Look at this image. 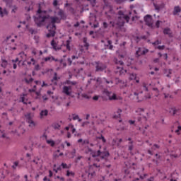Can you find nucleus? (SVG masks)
I'll use <instances>...</instances> for the list:
<instances>
[{"label":"nucleus","instance_id":"obj_4","mask_svg":"<svg viewBox=\"0 0 181 181\" xmlns=\"http://www.w3.org/2000/svg\"><path fill=\"white\" fill-rule=\"evenodd\" d=\"M114 63L115 64H119L120 66H117L116 70L115 71L116 74H118L119 76H122V74H125L127 73V70L124 69L122 66H124V62L121 60H118V59L115 58L113 60Z\"/></svg>","mask_w":181,"mask_h":181},{"label":"nucleus","instance_id":"obj_9","mask_svg":"<svg viewBox=\"0 0 181 181\" xmlns=\"http://www.w3.org/2000/svg\"><path fill=\"white\" fill-rule=\"evenodd\" d=\"M62 93L65 94V95H71V86H64L62 88Z\"/></svg>","mask_w":181,"mask_h":181},{"label":"nucleus","instance_id":"obj_45","mask_svg":"<svg viewBox=\"0 0 181 181\" xmlns=\"http://www.w3.org/2000/svg\"><path fill=\"white\" fill-rule=\"evenodd\" d=\"M24 80L27 84H30V83H32V81H33V78H30L29 79L25 78Z\"/></svg>","mask_w":181,"mask_h":181},{"label":"nucleus","instance_id":"obj_44","mask_svg":"<svg viewBox=\"0 0 181 181\" xmlns=\"http://www.w3.org/2000/svg\"><path fill=\"white\" fill-rule=\"evenodd\" d=\"M18 165H19V162L16 161V162L13 163V165H12V168L13 169H16V168H18Z\"/></svg>","mask_w":181,"mask_h":181},{"label":"nucleus","instance_id":"obj_61","mask_svg":"<svg viewBox=\"0 0 181 181\" xmlns=\"http://www.w3.org/2000/svg\"><path fill=\"white\" fill-rule=\"evenodd\" d=\"M83 144L85 145H88V144H90V141H88V139H85L83 140Z\"/></svg>","mask_w":181,"mask_h":181},{"label":"nucleus","instance_id":"obj_23","mask_svg":"<svg viewBox=\"0 0 181 181\" xmlns=\"http://www.w3.org/2000/svg\"><path fill=\"white\" fill-rule=\"evenodd\" d=\"M72 119L74 121H76V119L78 120V122H81V121H83V119H81V118H80V117L78 116V115H76V114H72Z\"/></svg>","mask_w":181,"mask_h":181},{"label":"nucleus","instance_id":"obj_51","mask_svg":"<svg viewBox=\"0 0 181 181\" xmlns=\"http://www.w3.org/2000/svg\"><path fill=\"white\" fill-rule=\"evenodd\" d=\"M149 52V49H146V48H144L143 51H142V54H146V53H148Z\"/></svg>","mask_w":181,"mask_h":181},{"label":"nucleus","instance_id":"obj_28","mask_svg":"<svg viewBox=\"0 0 181 181\" xmlns=\"http://www.w3.org/2000/svg\"><path fill=\"white\" fill-rule=\"evenodd\" d=\"M133 150H134V141H130L129 142V145H128V151H129V152H132Z\"/></svg>","mask_w":181,"mask_h":181},{"label":"nucleus","instance_id":"obj_57","mask_svg":"<svg viewBox=\"0 0 181 181\" xmlns=\"http://www.w3.org/2000/svg\"><path fill=\"white\" fill-rule=\"evenodd\" d=\"M88 124H90V122H88V121L83 122L82 123V127H86V125H88Z\"/></svg>","mask_w":181,"mask_h":181},{"label":"nucleus","instance_id":"obj_43","mask_svg":"<svg viewBox=\"0 0 181 181\" xmlns=\"http://www.w3.org/2000/svg\"><path fill=\"white\" fill-rule=\"evenodd\" d=\"M136 78V74H132L129 76V80H135Z\"/></svg>","mask_w":181,"mask_h":181},{"label":"nucleus","instance_id":"obj_46","mask_svg":"<svg viewBox=\"0 0 181 181\" xmlns=\"http://www.w3.org/2000/svg\"><path fill=\"white\" fill-rule=\"evenodd\" d=\"M133 94H134V95H133ZM133 94L131 93V94L129 95V98H131V97H132V95H135L136 98L137 100H139V98L138 97V95H139V93H136V92H134Z\"/></svg>","mask_w":181,"mask_h":181},{"label":"nucleus","instance_id":"obj_63","mask_svg":"<svg viewBox=\"0 0 181 181\" xmlns=\"http://www.w3.org/2000/svg\"><path fill=\"white\" fill-rule=\"evenodd\" d=\"M57 4H58L57 0H54V1H53L54 6H57Z\"/></svg>","mask_w":181,"mask_h":181},{"label":"nucleus","instance_id":"obj_60","mask_svg":"<svg viewBox=\"0 0 181 181\" xmlns=\"http://www.w3.org/2000/svg\"><path fill=\"white\" fill-rule=\"evenodd\" d=\"M121 80H119V78H115V83L116 84H119V83H121Z\"/></svg>","mask_w":181,"mask_h":181},{"label":"nucleus","instance_id":"obj_56","mask_svg":"<svg viewBox=\"0 0 181 181\" xmlns=\"http://www.w3.org/2000/svg\"><path fill=\"white\" fill-rule=\"evenodd\" d=\"M103 25L105 29H107L108 28V24L107 23V22H103Z\"/></svg>","mask_w":181,"mask_h":181},{"label":"nucleus","instance_id":"obj_20","mask_svg":"<svg viewBox=\"0 0 181 181\" xmlns=\"http://www.w3.org/2000/svg\"><path fill=\"white\" fill-rule=\"evenodd\" d=\"M179 111V109H176V107H171L170 109V115H177V112Z\"/></svg>","mask_w":181,"mask_h":181},{"label":"nucleus","instance_id":"obj_47","mask_svg":"<svg viewBox=\"0 0 181 181\" xmlns=\"http://www.w3.org/2000/svg\"><path fill=\"white\" fill-rule=\"evenodd\" d=\"M86 1L90 2V4L92 5V6H95V4H96L97 0H86Z\"/></svg>","mask_w":181,"mask_h":181},{"label":"nucleus","instance_id":"obj_8","mask_svg":"<svg viewBox=\"0 0 181 181\" xmlns=\"http://www.w3.org/2000/svg\"><path fill=\"white\" fill-rule=\"evenodd\" d=\"M142 88H143V91L148 92L150 90H153V91H156V93H158V94H159V90L158 89V88H154L152 83H144Z\"/></svg>","mask_w":181,"mask_h":181},{"label":"nucleus","instance_id":"obj_18","mask_svg":"<svg viewBox=\"0 0 181 181\" xmlns=\"http://www.w3.org/2000/svg\"><path fill=\"white\" fill-rule=\"evenodd\" d=\"M180 12H181L180 6H176L174 7V10H173V14L174 16L177 15V13H180Z\"/></svg>","mask_w":181,"mask_h":181},{"label":"nucleus","instance_id":"obj_12","mask_svg":"<svg viewBox=\"0 0 181 181\" xmlns=\"http://www.w3.org/2000/svg\"><path fill=\"white\" fill-rule=\"evenodd\" d=\"M49 115V110H42L40 112V119H43L45 117H47Z\"/></svg>","mask_w":181,"mask_h":181},{"label":"nucleus","instance_id":"obj_25","mask_svg":"<svg viewBox=\"0 0 181 181\" xmlns=\"http://www.w3.org/2000/svg\"><path fill=\"white\" fill-rule=\"evenodd\" d=\"M51 46L52 47V49H54V50H59V48L57 47V44L56 43V41L54 40H52L51 41Z\"/></svg>","mask_w":181,"mask_h":181},{"label":"nucleus","instance_id":"obj_2","mask_svg":"<svg viewBox=\"0 0 181 181\" xmlns=\"http://www.w3.org/2000/svg\"><path fill=\"white\" fill-rule=\"evenodd\" d=\"M129 19L131 18L128 14H124V11H119L117 12V20L110 21H109V24L110 25V28H115V29H121L122 26L125 25V23H128L129 22Z\"/></svg>","mask_w":181,"mask_h":181},{"label":"nucleus","instance_id":"obj_54","mask_svg":"<svg viewBox=\"0 0 181 181\" xmlns=\"http://www.w3.org/2000/svg\"><path fill=\"white\" fill-rule=\"evenodd\" d=\"M29 32H30V33H31V35L36 33V31L33 28H30Z\"/></svg>","mask_w":181,"mask_h":181},{"label":"nucleus","instance_id":"obj_37","mask_svg":"<svg viewBox=\"0 0 181 181\" xmlns=\"http://www.w3.org/2000/svg\"><path fill=\"white\" fill-rule=\"evenodd\" d=\"M107 46H109L110 50H112V49L114 48V46L112 45V41L107 40Z\"/></svg>","mask_w":181,"mask_h":181},{"label":"nucleus","instance_id":"obj_48","mask_svg":"<svg viewBox=\"0 0 181 181\" xmlns=\"http://www.w3.org/2000/svg\"><path fill=\"white\" fill-rule=\"evenodd\" d=\"M144 111H145V109H144V108H138L136 110V112H137V113H141V114H142L143 112H144Z\"/></svg>","mask_w":181,"mask_h":181},{"label":"nucleus","instance_id":"obj_50","mask_svg":"<svg viewBox=\"0 0 181 181\" xmlns=\"http://www.w3.org/2000/svg\"><path fill=\"white\" fill-rule=\"evenodd\" d=\"M159 148H160V146H159V145H158V144H154V145L152 146V149H153V151H155V150H156V149H159Z\"/></svg>","mask_w":181,"mask_h":181},{"label":"nucleus","instance_id":"obj_17","mask_svg":"<svg viewBox=\"0 0 181 181\" xmlns=\"http://www.w3.org/2000/svg\"><path fill=\"white\" fill-rule=\"evenodd\" d=\"M137 121L141 124H145L148 121V119L145 116H140L137 117Z\"/></svg>","mask_w":181,"mask_h":181},{"label":"nucleus","instance_id":"obj_13","mask_svg":"<svg viewBox=\"0 0 181 181\" xmlns=\"http://www.w3.org/2000/svg\"><path fill=\"white\" fill-rule=\"evenodd\" d=\"M59 80H60V76H57V74L55 72L51 81L54 83L55 86H57V81H59Z\"/></svg>","mask_w":181,"mask_h":181},{"label":"nucleus","instance_id":"obj_64","mask_svg":"<svg viewBox=\"0 0 181 181\" xmlns=\"http://www.w3.org/2000/svg\"><path fill=\"white\" fill-rule=\"evenodd\" d=\"M154 180H155V178L153 177H151L147 180V181H154Z\"/></svg>","mask_w":181,"mask_h":181},{"label":"nucleus","instance_id":"obj_42","mask_svg":"<svg viewBox=\"0 0 181 181\" xmlns=\"http://www.w3.org/2000/svg\"><path fill=\"white\" fill-rule=\"evenodd\" d=\"M180 132H181V126H177V129L175 131V134L177 135H180Z\"/></svg>","mask_w":181,"mask_h":181},{"label":"nucleus","instance_id":"obj_26","mask_svg":"<svg viewBox=\"0 0 181 181\" xmlns=\"http://www.w3.org/2000/svg\"><path fill=\"white\" fill-rule=\"evenodd\" d=\"M142 52H144V49L139 47L136 52V55L137 57H139V56H144V54H142Z\"/></svg>","mask_w":181,"mask_h":181},{"label":"nucleus","instance_id":"obj_38","mask_svg":"<svg viewBox=\"0 0 181 181\" xmlns=\"http://www.w3.org/2000/svg\"><path fill=\"white\" fill-rule=\"evenodd\" d=\"M102 80L104 83H106V84H114V82L112 81H107L106 78H103Z\"/></svg>","mask_w":181,"mask_h":181},{"label":"nucleus","instance_id":"obj_10","mask_svg":"<svg viewBox=\"0 0 181 181\" xmlns=\"http://www.w3.org/2000/svg\"><path fill=\"white\" fill-rule=\"evenodd\" d=\"M144 21L146 22V25H147V26H152V16L146 15L144 17Z\"/></svg>","mask_w":181,"mask_h":181},{"label":"nucleus","instance_id":"obj_21","mask_svg":"<svg viewBox=\"0 0 181 181\" xmlns=\"http://www.w3.org/2000/svg\"><path fill=\"white\" fill-rule=\"evenodd\" d=\"M58 16L61 18V19H66V14L63 10H59L57 13Z\"/></svg>","mask_w":181,"mask_h":181},{"label":"nucleus","instance_id":"obj_35","mask_svg":"<svg viewBox=\"0 0 181 181\" xmlns=\"http://www.w3.org/2000/svg\"><path fill=\"white\" fill-rule=\"evenodd\" d=\"M163 33L164 35H171L170 28H164Z\"/></svg>","mask_w":181,"mask_h":181},{"label":"nucleus","instance_id":"obj_30","mask_svg":"<svg viewBox=\"0 0 181 181\" xmlns=\"http://www.w3.org/2000/svg\"><path fill=\"white\" fill-rule=\"evenodd\" d=\"M60 127H62V125L59 122H55L52 124L54 129H60Z\"/></svg>","mask_w":181,"mask_h":181},{"label":"nucleus","instance_id":"obj_52","mask_svg":"<svg viewBox=\"0 0 181 181\" xmlns=\"http://www.w3.org/2000/svg\"><path fill=\"white\" fill-rule=\"evenodd\" d=\"M70 127H71V129H71L72 134H74L76 132V128H74V125L70 124Z\"/></svg>","mask_w":181,"mask_h":181},{"label":"nucleus","instance_id":"obj_16","mask_svg":"<svg viewBox=\"0 0 181 181\" xmlns=\"http://www.w3.org/2000/svg\"><path fill=\"white\" fill-rule=\"evenodd\" d=\"M42 137L46 140V142L48 145H50V146H54V141L53 140H47V136L46 134H44Z\"/></svg>","mask_w":181,"mask_h":181},{"label":"nucleus","instance_id":"obj_53","mask_svg":"<svg viewBox=\"0 0 181 181\" xmlns=\"http://www.w3.org/2000/svg\"><path fill=\"white\" fill-rule=\"evenodd\" d=\"M157 49H158V50H163L165 49V45H158Z\"/></svg>","mask_w":181,"mask_h":181},{"label":"nucleus","instance_id":"obj_14","mask_svg":"<svg viewBox=\"0 0 181 181\" xmlns=\"http://www.w3.org/2000/svg\"><path fill=\"white\" fill-rule=\"evenodd\" d=\"M122 112V110L117 109V110L116 112H115V113L113 115V118H115L116 119H117V118H121Z\"/></svg>","mask_w":181,"mask_h":181},{"label":"nucleus","instance_id":"obj_59","mask_svg":"<svg viewBox=\"0 0 181 181\" xmlns=\"http://www.w3.org/2000/svg\"><path fill=\"white\" fill-rule=\"evenodd\" d=\"M35 70H36L37 71L40 70V66H39V64L35 65Z\"/></svg>","mask_w":181,"mask_h":181},{"label":"nucleus","instance_id":"obj_6","mask_svg":"<svg viewBox=\"0 0 181 181\" xmlns=\"http://www.w3.org/2000/svg\"><path fill=\"white\" fill-rule=\"evenodd\" d=\"M93 66H95V73H98L100 71V72L104 71V70L107 69V66L104 63L100 61L95 62L93 63Z\"/></svg>","mask_w":181,"mask_h":181},{"label":"nucleus","instance_id":"obj_22","mask_svg":"<svg viewBox=\"0 0 181 181\" xmlns=\"http://www.w3.org/2000/svg\"><path fill=\"white\" fill-rule=\"evenodd\" d=\"M44 60L45 62H59V59L54 58V57H47Z\"/></svg>","mask_w":181,"mask_h":181},{"label":"nucleus","instance_id":"obj_41","mask_svg":"<svg viewBox=\"0 0 181 181\" xmlns=\"http://www.w3.org/2000/svg\"><path fill=\"white\" fill-rule=\"evenodd\" d=\"M162 43V41L157 40L156 41L152 42V45L153 46H158V45H160Z\"/></svg>","mask_w":181,"mask_h":181},{"label":"nucleus","instance_id":"obj_11","mask_svg":"<svg viewBox=\"0 0 181 181\" xmlns=\"http://www.w3.org/2000/svg\"><path fill=\"white\" fill-rule=\"evenodd\" d=\"M121 142H122V139H114L112 141V146H117V147H119L121 146Z\"/></svg>","mask_w":181,"mask_h":181},{"label":"nucleus","instance_id":"obj_32","mask_svg":"<svg viewBox=\"0 0 181 181\" xmlns=\"http://www.w3.org/2000/svg\"><path fill=\"white\" fill-rule=\"evenodd\" d=\"M61 166L62 169H70V168H71V164H69V165H68L64 163H62Z\"/></svg>","mask_w":181,"mask_h":181},{"label":"nucleus","instance_id":"obj_39","mask_svg":"<svg viewBox=\"0 0 181 181\" xmlns=\"http://www.w3.org/2000/svg\"><path fill=\"white\" fill-rule=\"evenodd\" d=\"M66 176H72V177H74V172L73 171H70V170H67L66 171Z\"/></svg>","mask_w":181,"mask_h":181},{"label":"nucleus","instance_id":"obj_5","mask_svg":"<svg viewBox=\"0 0 181 181\" xmlns=\"http://www.w3.org/2000/svg\"><path fill=\"white\" fill-rule=\"evenodd\" d=\"M25 118L26 123L28 124V127L32 128V129H35L37 123L33 121V115L32 113H27L25 115Z\"/></svg>","mask_w":181,"mask_h":181},{"label":"nucleus","instance_id":"obj_29","mask_svg":"<svg viewBox=\"0 0 181 181\" xmlns=\"http://www.w3.org/2000/svg\"><path fill=\"white\" fill-rule=\"evenodd\" d=\"M83 42L84 47H86V49H88V47H90V44L87 42V37H83Z\"/></svg>","mask_w":181,"mask_h":181},{"label":"nucleus","instance_id":"obj_62","mask_svg":"<svg viewBox=\"0 0 181 181\" xmlns=\"http://www.w3.org/2000/svg\"><path fill=\"white\" fill-rule=\"evenodd\" d=\"M30 62H31V63H33V65H35L36 64V60H35V59H33V58H31Z\"/></svg>","mask_w":181,"mask_h":181},{"label":"nucleus","instance_id":"obj_36","mask_svg":"<svg viewBox=\"0 0 181 181\" xmlns=\"http://www.w3.org/2000/svg\"><path fill=\"white\" fill-rule=\"evenodd\" d=\"M66 47L67 50H71V47L70 46V40H66Z\"/></svg>","mask_w":181,"mask_h":181},{"label":"nucleus","instance_id":"obj_34","mask_svg":"<svg viewBox=\"0 0 181 181\" xmlns=\"http://www.w3.org/2000/svg\"><path fill=\"white\" fill-rule=\"evenodd\" d=\"M153 6H154L156 11H158V12H159L160 11V9H162V6H160V5L153 4Z\"/></svg>","mask_w":181,"mask_h":181},{"label":"nucleus","instance_id":"obj_49","mask_svg":"<svg viewBox=\"0 0 181 181\" xmlns=\"http://www.w3.org/2000/svg\"><path fill=\"white\" fill-rule=\"evenodd\" d=\"M18 66H19V64H21V62H22V60L19 61V58H16V59L12 60L13 63H18Z\"/></svg>","mask_w":181,"mask_h":181},{"label":"nucleus","instance_id":"obj_15","mask_svg":"<svg viewBox=\"0 0 181 181\" xmlns=\"http://www.w3.org/2000/svg\"><path fill=\"white\" fill-rule=\"evenodd\" d=\"M8 15V10L6 8H2L0 7V17L4 18V16H7Z\"/></svg>","mask_w":181,"mask_h":181},{"label":"nucleus","instance_id":"obj_58","mask_svg":"<svg viewBox=\"0 0 181 181\" xmlns=\"http://www.w3.org/2000/svg\"><path fill=\"white\" fill-rule=\"evenodd\" d=\"M160 25V21H157L156 23V28H159Z\"/></svg>","mask_w":181,"mask_h":181},{"label":"nucleus","instance_id":"obj_24","mask_svg":"<svg viewBox=\"0 0 181 181\" xmlns=\"http://www.w3.org/2000/svg\"><path fill=\"white\" fill-rule=\"evenodd\" d=\"M6 42L7 43H13V42H15V39L12 38V35H8L6 38Z\"/></svg>","mask_w":181,"mask_h":181},{"label":"nucleus","instance_id":"obj_27","mask_svg":"<svg viewBox=\"0 0 181 181\" xmlns=\"http://www.w3.org/2000/svg\"><path fill=\"white\" fill-rule=\"evenodd\" d=\"M1 67H3V69H6V67L8 66V61L6 59H1Z\"/></svg>","mask_w":181,"mask_h":181},{"label":"nucleus","instance_id":"obj_31","mask_svg":"<svg viewBox=\"0 0 181 181\" xmlns=\"http://www.w3.org/2000/svg\"><path fill=\"white\" fill-rule=\"evenodd\" d=\"M147 37H146V35H141V36H137L136 37V42H139V40H146Z\"/></svg>","mask_w":181,"mask_h":181},{"label":"nucleus","instance_id":"obj_1","mask_svg":"<svg viewBox=\"0 0 181 181\" xmlns=\"http://www.w3.org/2000/svg\"><path fill=\"white\" fill-rule=\"evenodd\" d=\"M34 22L40 28L46 25V22H49L47 25L49 33L47 34V37H54L56 35V23H60L59 17L50 16L47 14V11H42L39 8L37 11L36 16H34Z\"/></svg>","mask_w":181,"mask_h":181},{"label":"nucleus","instance_id":"obj_19","mask_svg":"<svg viewBox=\"0 0 181 181\" xmlns=\"http://www.w3.org/2000/svg\"><path fill=\"white\" fill-rule=\"evenodd\" d=\"M107 14V20L110 21L112 18V15L115 13L112 8H110V11L106 13Z\"/></svg>","mask_w":181,"mask_h":181},{"label":"nucleus","instance_id":"obj_33","mask_svg":"<svg viewBox=\"0 0 181 181\" xmlns=\"http://www.w3.org/2000/svg\"><path fill=\"white\" fill-rule=\"evenodd\" d=\"M65 84H67L68 86H76V84H77V82L67 80L65 82Z\"/></svg>","mask_w":181,"mask_h":181},{"label":"nucleus","instance_id":"obj_7","mask_svg":"<svg viewBox=\"0 0 181 181\" xmlns=\"http://www.w3.org/2000/svg\"><path fill=\"white\" fill-rule=\"evenodd\" d=\"M105 94L107 95V97H108L110 101H117L122 100L121 96H117V94L108 90H105Z\"/></svg>","mask_w":181,"mask_h":181},{"label":"nucleus","instance_id":"obj_3","mask_svg":"<svg viewBox=\"0 0 181 181\" xmlns=\"http://www.w3.org/2000/svg\"><path fill=\"white\" fill-rule=\"evenodd\" d=\"M87 153H90L91 156L93 158H97L98 156H100V158L102 159H105V158H108V156H110V152L107 151H104V152H101V151L98 150V151H93V149H91L90 147H87Z\"/></svg>","mask_w":181,"mask_h":181},{"label":"nucleus","instance_id":"obj_40","mask_svg":"<svg viewBox=\"0 0 181 181\" xmlns=\"http://www.w3.org/2000/svg\"><path fill=\"white\" fill-rule=\"evenodd\" d=\"M98 139H101L102 142H103V144H105V142H107L105 137H104V136H103V135H100V136H98Z\"/></svg>","mask_w":181,"mask_h":181},{"label":"nucleus","instance_id":"obj_55","mask_svg":"<svg viewBox=\"0 0 181 181\" xmlns=\"http://www.w3.org/2000/svg\"><path fill=\"white\" fill-rule=\"evenodd\" d=\"M68 11H69V12L73 13V12H74V8L71 6H69V8H68Z\"/></svg>","mask_w":181,"mask_h":181}]
</instances>
